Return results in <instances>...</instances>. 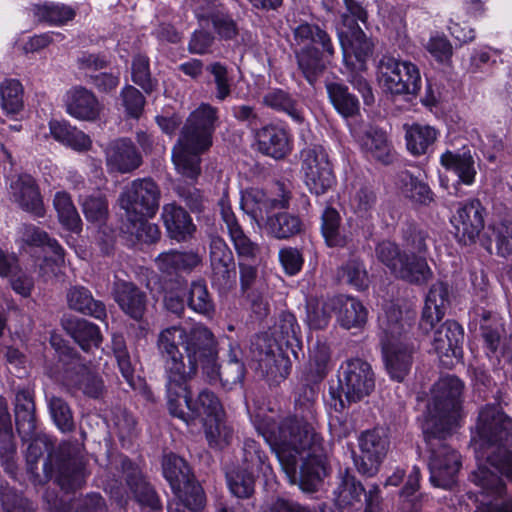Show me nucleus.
Here are the masks:
<instances>
[{
	"mask_svg": "<svg viewBox=\"0 0 512 512\" xmlns=\"http://www.w3.org/2000/svg\"><path fill=\"white\" fill-rule=\"evenodd\" d=\"M157 348L164 361L169 412L184 420H187L185 413L177 411V397L185 391L186 383L199 368L209 384L219 382L228 389L244 379L240 348L230 345L228 360L220 365L217 338L202 323L190 328L173 325L163 329L157 338Z\"/></svg>",
	"mask_w": 512,
	"mask_h": 512,
	"instance_id": "nucleus-1",
	"label": "nucleus"
},
{
	"mask_svg": "<svg viewBox=\"0 0 512 512\" xmlns=\"http://www.w3.org/2000/svg\"><path fill=\"white\" fill-rule=\"evenodd\" d=\"M315 391L303 387L295 399V414L277 424L271 417L256 415L257 432L270 445L291 484L306 493L316 492L328 474L326 450L315 432Z\"/></svg>",
	"mask_w": 512,
	"mask_h": 512,
	"instance_id": "nucleus-2",
	"label": "nucleus"
},
{
	"mask_svg": "<svg viewBox=\"0 0 512 512\" xmlns=\"http://www.w3.org/2000/svg\"><path fill=\"white\" fill-rule=\"evenodd\" d=\"M478 467L471 481L480 488L475 512H512V500H505V483L500 475L512 480V419L498 404H488L479 411L472 435Z\"/></svg>",
	"mask_w": 512,
	"mask_h": 512,
	"instance_id": "nucleus-3",
	"label": "nucleus"
},
{
	"mask_svg": "<svg viewBox=\"0 0 512 512\" xmlns=\"http://www.w3.org/2000/svg\"><path fill=\"white\" fill-rule=\"evenodd\" d=\"M218 124V109L208 103L200 104L187 117L172 149L173 164L183 177L194 180L200 175V155L212 146Z\"/></svg>",
	"mask_w": 512,
	"mask_h": 512,
	"instance_id": "nucleus-4",
	"label": "nucleus"
},
{
	"mask_svg": "<svg viewBox=\"0 0 512 512\" xmlns=\"http://www.w3.org/2000/svg\"><path fill=\"white\" fill-rule=\"evenodd\" d=\"M463 391L464 383L457 376L441 377L432 388L422 432L429 434L432 433V429L453 431L463 417Z\"/></svg>",
	"mask_w": 512,
	"mask_h": 512,
	"instance_id": "nucleus-5",
	"label": "nucleus"
},
{
	"mask_svg": "<svg viewBox=\"0 0 512 512\" xmlns=\"http://www.w3.org/2000/svg\"><path fill=\"white\" fill-rule=\"evenodd\" d=\"M401 312L392 309L379 317L380 327L384 332L382 350L386 369L392 379L402 381L412 366L413 347L406 338H402L405 331L400 320Z\"/></svg>",
	"mask_w": 512,
	"mask_h": 512,
	"instance_id": "nucleus-6",
	"label": "nucleus"
},
{
	"mask_svg": "<svg viewBox=\"0 0 512 512\" xmlns=\"http://www.w3.org/2000/svg\"><path fill=\"white\" fill-rule=\"evenodd\" d=\"M431 432H423L428 452L430 482L435 487L449 489L456 483L461 467L459 453L445 442L453 431L432 429Z\"/></svg>",
	"mask_w": 512,
	"mask_h": 512,
	"instance_id": "nucleus-7",
	"label": "nucleus"
},
{
	"mask_svg": "<svg viewBox=\"0 0 512 512\" xmlns=\"http://www.w3.org/2000/svg\"><path fill=\"white\" fill-rule=\"evenodd\" d=\"M375 255L394 276L409 283L423 284L432 278L433 273L425 256L402 252L393 242H380L375 248Z\"/></svg>",
	"mask_w": 512,
	"mask_h": 512,
	"instance_id": "nucleus-8",
	"label": "nucleus"
},
{
	"mask_svg": "<svg viewBox=\"0 0 512 512\" xmlns=\"http://www.w3.org/2000/svg\"><path fill=\"white\" fill-rule=\"evenodd\" d=\"M379 82L385 90L395 95H416L421 89L420 70L410 61L383 56L379 61Z\"/></svg>",
	"mask_w": 512,
	"mask_h": 512,
	"instance_id": "nucleus-9",
	"label": "nucleus"
},
{
	"mask_svg": "<svg viewBox=\"0 0 512 512\" xmlns=\"http://www.w3.org/2000/svg\"><path fill=\"white\" fill-rule=\"evenodd\" d=\"M160 189L151 178L135 179L123 188L119 205L128 219L152 218L160 201Z\"/></svg>",
	"mask_w": 512,
	"mask_h": 512,
	"instance_id": "nucleus-10",
	"label": "nucleus"
},
{
	"mask_svg": "<svg viewBox=\"0 0 512 512\" xmlns=\"http://www.w3.org/2000/svg\"><path fill=\"white\" fill-rule=\"evenodd\" d=\"M301 172L304 183L315 195L327 193L336 179L326 150L321 145H310L301 150Z\"/></svg>",
	"mask_w": 512,
	"mask_h": 512,
	"instance_id": "nucleus-11",
	"label": "nucleus"
},
{
	"mask_svg": "<svg viewBox=\"0 0 512 512\" xmlns=\"http://www.w3.org/2000/svg\"><path fill=\"white\" fill-rule=\"evenodd\" d=\"M336 502L342 508L359 510L364 505V512H381L383 498L377 484L367 489L355 476L346 472L341 476L340 483L334 491Z\"/></svg>",
	"mask_w": 512,
	"mask_h": 512,
	"instance_id": "nucleus-12",
	"label": "nucleus"
},
{
	"mask_svg": "<svg viewBox=\"0 0 512 512\" xmlns=\"http://www.w3.org/2000/svg\"><path fill=\"white\" fill-rule=\"evenodd\" d=\"M339 385L349 402H357L368 396L375 388V375L371 365L354 358L344 362L338 375Z\"/></svg>",
	"mask_w": 512,
	"mask_h": 512,
	"instance_id": "nucleus-13",
	"label": "nucleus"
},
{
	"mask_svg": "<svg viewBox=\"0 0 512 512\" xmlns=\"http://www.w3.org/2000/svg\"><path fill=\"white\" fill-rule=\"evenodd\" d=\"M360 455L354 458L359 473L371 477L379 469L380 463L387 454L389 441L382 428H375L361 433L358 438Z\"/></svg>",
	"mask_w": 512,
	"mask_h": 512,
	"instance_id": "nucleus-14",
	"label": "nucleus"
},
{
	"mask_svg": "<svg viewBox=\"0 0 512 512\" xmlns=\"http://www.w3.org/2000/svg\"><path fill=\"white\" fill-rule=\"evenodd\" d=\"M64 371V380L67 386H73L83 391L89 397L97 398L103 390L102 379L74 352L67 349L60 358Z\"/></svg>",
	"mask_w": 512,
	"mask_h": 512,
	"instance_id": "nucleus-15",
	"label": "nucleus"
},
{
	"mask_svg": "<svg viewBox=\"0 0 512 512\" xmlns=\"http://www.w3.org/2000/svg\"><path fill=\"white\" fill-rule=\"evenodd\" d=\"M188 382L186 383V389L177 397V411H183L187 420L179 417L185 424L189 425L190 421L195 418L200 419L202 423L210 421L212 419H218L223 415V407L219 398L208 389L200 391L195 399L189 396ZM173 416V414L170 412ZM177 417L178 416H175Z\"/></svg>",
	"mask_w": 512,
	"mask_h": 512,
	"instance_id": "nucleus-16",
	"label": "nucleus"
},
{
	"mask_svg": "<svg viewBox=\"0 0 512 512\" xmlns=\"http://www.w3.org/2000/svg\"><path fill=\"white\" fill-rule=\"evenodd\" d=\"M485 208L479 200L473 199L460 203L451 223L455 230V237L464 245L476 242L484 228Z\"/></svg>",
	"mask_w": 512,
	"mask_h": 512,
	"instance_id": "nucleus-17",
	"label": "nucleus"
},
{
	"mask_svg": "<svg viewBox=\"0 0 512 512\" xmlns=\"http://www.w3.org/2000/svg\"><path fill=\"white\" fill-rule=\"evenodd\" d=\"M431 332L432 348L445 366L453 365L454 359H461L464 332L457 322L448 320L438 326L436 324Z\"/></svg>",
	"mask_w": 512,
	"mask_h": 512,
	"instance_id": "nucleus-18",
	"label": "nucleus"
},
{
	"mask_svg": "<svg viewBox=\"0 0 512 512\" xmlns=\"http://www.w3.org/2000/svg\"><path fill=\"white\" fill-rule=\"evenodd\" d=\"M209 259L211 280L219 288H227L235 281L234 257L226 242L219 236L210 239Z\"/></svg>",
	"mask_w": 512,
	"mask_h": 512,
	"instance_id": "nucleus-19",
	"label": "nucleus"
},
{
	"mask_svg": "<svg viewBox=\"0 0 512 512\" xmlns=\"http://www.w3.org/2000/svg\"><path fill=\"white\" fill-rule=\"evenodd\" d=\"M220 214L227 229L228 235L234 245L237 255L240 258L256 259L261 254L260 246L253 242L243 231L234 212L231 209L229 200L223 196L219 203Z\"/></svg>",
	"mask_w": 512,
	"mask_h": 512,
	"instance_id": "nucleus-20",
	"label": "nucleus"
},
{
	"mask_svg": "<svg viewBox=\"0 0 512 512\" xmlns=\"http://www.w3.org/2000/svg\"><path fill=\"white\" fill-rule=\"evenodd\" d=\"M339 39L346 67L366 70V61L372 54V43L359 27H351L349 32L341 31Z\"/></svg>",
	"mask_w": 512,
	"mask_h": 512,
	"instance_id": "nucleus-21",
	"label": "nucleus"
},
{
	"mask_svg": "<svg viewBox=\"0 0 512 512\" xmlns=\"http://www.w3.org/2000/svg\"><path fill=\"white\" fill-rule=\"evenodd\" d=\"M20 234L25 243L46 246L49 249L53 255L45 258L44 263L40 266V272L46 278L56 275L59 267L64 263V252L58 242L34 225H23L20 228Z\"/></svg>",
	"mask_w": 512,
	"mask_h": 512,
	"instance_id": "nucleus-22",
	"label": "nucleus"
},
{
	"mask_svg": "<svg viewBox=\"0 0 512 512\" xmlns=\"http://www.w3.org/2000/svg\"><path fill=\"white\" fill-rule=\"evenodd\" d=\"M10 199L23 210L36 217L45 215V207L35 180L27 174L11 178L9 184Z\"/></svg>",
	"mask_w": 512,
	"mask_h": 512,
	"instance_id": "nucleus-23",
	"label": "nucleus"
},
{
	"mask_svg": "<svg viewBox=\"0 0 512 512\" xmlns=\"http://www.w3.org/2000/svg\"><path fill=\"white\" fill-rule=\"evenodd\" d=\"M106 166L111 172L130 173L142 164L141 154L128 138H118L105 148Z\"/></svg>",
	"mask_w": 512,
	"mask_h": 512,
	"instance_id": "nucleus-24",
	"label": "nucleus"
},
{
	"mask_svg": "<svg viewBox=\"0 0 512 512\" xmlns=\"http://www.w3.org/2000/svg\"><path fill=\"white\" fill-rule=\"evenodd\" d=\"M64 105L67 114L82 121H95L102 110L95 94L83 86L70 88L64 96Z\"/></svg>",
	"mask_w": 512,
	"mask_h": 512,
	"instance_id": "nucleus-25",
	"label": "nucleus"
},
{
	"mask_svg": "<svg viewBox=\"0 0 512 512\" xmlns=\"http://www.w3.org/2000/svg\"><path fill=\"white\" fill-rule=\"evenodd\" d=\"M240 290L250 301L253 311L262 316L267 313V305L263 296L267 291V283L256 266L239 263Z\"/></svg>",
	"mask_w": 512,
	"mask_h": 512,
	"instance_id": "nucleus-26",
	"label": "nucleus"
},
{
	"mask_svg": "<svg viewBox=\"0 0 512 512\" xmlns=\"http://www.w3.org/2000/svg\"><path fill=\"white\" fill-rule=\"evenodd\" d=\"M195 15L200 26L211 25L220 40L234 41L235 45L245 44V35L230 14L218 10L205 11L196 8Z\"/></svg>",
	"mask_w": 512,
	"mask_h": 512,
	"instance_id": "nucleus-27",
	"label": "nucleus"
},
{
	"mask_svg": "<svg viewBox=\"0 0 512 512\" xmlns=\"http://www.w3.org/2000/svg\"><path fill=\"white\" fill-rule=\"evenodd\" d=\"M126 482L137 502L151 512H159L161 505L153 488L145 481L141 471L126 457H120Z\"/></svg>",
	"mask_w": 512,
	"mask_h": 512,
	"instance_id": "nucleus-28",
	"label": "nucleus"
},
{
	"mask_svg": "<svg viewBox=\"0 0 512 512\" xmlns=\"http://www.w3.org/2000/svg\"><path fill=\"white\" fill-rule=\"evenodd\" d=\"M337 322L345 329L362 328L368 317L365 306L356 298L339 295L330 299Z\"/></svg>",
	"mask_w": 512,
	"mask_h": 512,
	"instance_id": "nucleus-29",
	"label": "nucleus"
},
{
	"mask_svg": "<svg viewBox=\"0 0 512 512\" xmlns=\"http://www.w3.org/2000/svg\"><path fill=\"white\" fill-rule=\"evenodd\" d=\"M289 194L283 193L280 198H270L259 189H253L242 198V208L257 223L265 220V216L274 209L286 208Z\"/></svg>",
	"mask_w": 512,
	"mask_h": 512,
	"instance_id": "nucleus-30",
	"label": "nucleus"
},
{
	"mask_svg": "<svg viewBox=\"0 0 512 512\" xmlns=\"http://www.w3.org/2000/svg\"><path fill=\"white\" fill-rule=\"evenodd\" d=\"M258 149L264 155L282 159L291 151L288 132L276 125H267L256 134Z\"/></svg>",
	"mask_w": 512,
	"mask_h": 512,
	"instance_id": "nucleus-31",
	"label": "nucleus"
},
{
	"mask_svg": "<svg viewBox=\"0 0 512 512\" xmlns=\"http://www.w3.org/2000/svg\"><path fill=\"white\" fill-rule=\"evenodd\" d=\"M113 296L121 310L133 319H140L146 307V296L135 284L123 280L114 283Z\"/></svg>",
	"mask_w": 512,
	"mask_h": 512,
	"instance_id": "nucleus-32",
	"label": "nucleus"
},
{
	"mask_svg": "<svg viewBox=\"0 0 512 512\" xmlns=\"http://www.w3.org/2000/svg\"><path fill=\"white\" fill-rule=\"evenodd\" d=\"M447 296L448 291L443 283H436L430 288L419 322V329L424 334H429L443 318Z\"/></svg>",
	"mask_w": 512,
	"mask_h": 512,
	"instance_id": "nucleus-33",
	"label": "nucleus"
},
{
	"mask_svg": "<svg viewBox=\"0 0 512 512\" xmlns=\"http://www.w3.org/2000/svg\"><path fill=\"white\" fill-rule=\"evenodd\" d=\"M358 141L362 152L367 158L383 164H389L393 161V149L383 130L376 127H369L363 135L359 137Z\"/></svg>",
	"mask_w": 512,
	"mask_h": 512,
	"instance_id": "nucleus-34",
	"label": "nucleus"
},
{
	"mask_svg": "<svg viewBox=\"0 0 512 512\" xmlns=\"http://www.w3.org/2000/svg\"><path fill=\"white\" fill-rule=\"evenodd\" d=\"M161 218L168 235L177 241L186 240L195 231V226L188 212L176 203L164 205Z\"/></svg>",
	"mask_w": 512,
	"mask_h": 512,
	"instance_id": "nucleus-35",
	"label": "nucleus"
},
{
	"mask_svg": "<svg viewBox=\"0 0 512 512\" xmlns=\"http://www.w3.org/2000/svg\"><path fill=\"white\" fill-rule=\"evenodd\" d=\"M292 47L294 50H305L316 48L320 44L327 56H333L334 48L329 35L317 25L303 22L293 28Z\"/></svg>",
	"mask_w": 512,
	"mask_h": 512,
	"instance_id": "nucleus-36",
	"label": "nucleus"
},
{
	"mask_svg": "<svg viewBox=\"0 0 512 512\" xmlns=\"http://www.w3.org/2000/svg\"><path fill=\"white\" fill-rule=\"evenodd\" d=\"M49 129L52 137L78 152L88 151L92 147L91 138L83 131L71 126L67 121L51 120Z\"/></svg>",
	"mask_w": 512,
	"mask_h": 512,
	"instance_id": "nucleus-37",
	"label": "nucleus"
},
{
	"mask_svg": "<svg viewBox=\"0 0 512 512\" xmlns=\"http://www.w3.org/2000/svg\"><path fill=\"white\" fill-rule=\"evenodd\" d=\"M262 103L273 110L287 114L298 124H302L305 120L300 103L282 89L275 88L267 91L262 98Z\"/></svg>",
	"mask_w": 512,
	"mask_h": 512,
	"instance_id": "nucleus-38",
	"label": "nucleus"
},
{
	"mask_svg": "<svg viewBox=\"0 0 512 512\" xmlns=\"http://www.w3.org/2000/svg\"><path fill=\"white\" fill-rule=\"evenodd\" d=\"M440 163L447 170L454 172L459 180L471 185L476 176L475 162L469 150L462 152L446 151L440 157Z\"/></svg>",
	"mask_w": 512,
	"mask_h": 512,
	"instance_id": "nucleus-39",
	"label": "nucleus"
},
{
	"mask_svg": "<svg viewBox=\"0 0 512 512\" xmlns=\"http://www.w3.org/2000/svg\"><path fill=\"white\" fill-rule=\"evenodd\" d=\"M201 257L195 252H179L171 250L157 256L155 263L157 268L168 275L176 274L182 270H190L198 266Z\"/></svg>",
	"mask_w": 512,
	"mask_h": 512,
	"instance_id": "nucleus-40",
	"label": "nucleus"
},
{
	"mask_svg": "<svg viewBox=\"0 0 512 512\" xmlns=\"http://www.w3.org/2000/svg\"><path fill=\"white\" fill-rule=\"evenodd\" d=\"M178 499L175 503H170L168 512H186L187 508L193 512H199L205 504V496L202 487L192 478L188 483H184L180 491L173 492Z\"/></svg>",
	"mask_w": 512,
	"mask_h": 512,
	"instance_id": "nucleus-41",
	"label": "nucleus"
},
{
	"mask_svg": "<svg viewBox=\"0 0 512 512\" xmlns=\"http://www.w3.org/2000/svg\"><path fill=\"white\" fill-rule=\"evenodd\" d=\"M67 302L71 309L103 320L106 309L102 302L95 300L90 291L84 287H72L67 293Z\"/></svg>",
	"mask_w": 512,
	"mask_h": 512,
	"instance_id": "nucleus-42",
	"label": "nucleus"
},
{
	"mask_svg": "<svg viewBox=\"0 0 512 512\" xmlns=\"http://www.w3.org/2000/svg\"><path fill=\"white\" fill-rule=\"evenodd\" d=\"M28 11L36 21L51 25H63L71 21L76 14L70 6L54 2L32 4Z\"/></svg>",
	"mask_w": 512,
	"mask_h": 512,
	"instance_id": "nucleus-43",
	"label": "nucleus"
},
{
	"mask_svg": "<svg viewBox=\"0 0 512 512\" xmlns=\"http://www.w3.org/2000/svg\"><path fill=\"white\" fill-rule=\"evenodd\" d=\"M326 90L334 108L343 117H353L359 113V100L349 92L347 86L338 82H330L326 84Z\"/></svg>",
	"mask_w": 512,
	"mask_h": 512,
	"instance_id": "nucleus-44",
	"label": "nucleus"
},
{
	"mask_svg": "<svg viewBox=\"0 0 512 512\" xmlns=\"http://www.w3.org/2000/svg\"><path fill=\"white\" fill-rule=\"evenodd\" d=\"M404 128L407 149L413 155L425 154L437 138V131L429 125L415 123Z\"/></svg>",
	"mask_w": 512,
	"mask_h": 512,
	"instance_id": "nucleus-45",
	"label": "nucleus"
},
{
	"mask_svg": "<svg viewBox=\"0 0 512 512\" xmlns=\"http://www.w3.org/2000/svg\"><path fill=\"white\" fill-rule=\"evenodd\" d=\"M85 479L86 471L81 461L68 459L58 463L56 481L66 492L81 488Z\"/></svg>",
	"mask_w": 512,
	"mask_h": 512,
	"instance_id": "nucleus-46",
	"label": "nucleus"
},
{
	"mask_svg": "<svg viewBox=\"0 0 512 512\" xmlns=\"http://www.w3.org/2000/svg\"><path fill=\"white\" fill-rule=\"evenodd\" d=\"M53 206L57 212L59 222L72 232H80L82 227L81 218L71 199L65 191H58L54 195Z\"/></svg>",
	"mask_w": 512,
	"mask_h": 512,
	"instance_id": "nucleus-47",
	"label": "nucleus"
},
{
	"mask_svg": "<svg viewBox=\"0 0 512 512\" xmlns=\"http://www.w3.org/2000/svg\"><path fill=\"white\" fill-rule=\"evenodd\" d=\"M187 305L193 312L209 319L215 314V303L204 281L191 283L187 295Z\"/></svg>",
	"mask_w": 512,
	"mask_h": 512,
	"instance_id": "nucleus-48",
	"label": "nucleus"
},
{
	"mask_svg": "<svg viewBox=\"0 0 512 512\" xmlns=\"http://www.w3.org/2000/svg\"><path fill=\"white\" fill-rule=\"evenodd\" d=\"M67 330L84 351H88L92 347H99L102 342L98 326L85 319L70 322Z\"/></svg>",
	"mask_w": 512,
	"mask_h": 512,
	"instance_id": "nucleus-49",
	"label": "nucleus"
},
{
	"mask_svg": "<svg viewBox=\"0 0 512 512\" xmlns=\"http://www.w3.org/2000/svg\"><path fill=\"white\" fill-rule=\"evenodd\" d=\"M376 202V194L368 185H355L350 193L349 207L358 218H371Z\"/></svg>",
	"mask_w": 512,
	"mask_h": 512,
	"instance_id": "nucleus-50",
	"label": "nucleus"
},
{
	"mask_svg": "<svg viewBox=\"0 0 512 512\" xmlns=\"http://www.w3.org/2000/svg\"><path fill=\"white\" fill-rule=\"evenodd\" d=\"M162 465L164 477L169 482L173 492L180 491L181 486L188 483L191 478L187 463L177 455H166Z\"/></svg>",
	"mask_w": 512,
	"mask_h": 512,
	"instance_id": "nucleus-51",
	"label": "nucleus"
},
{
	"mask_svg": "<svg viewBox=\"0 0 512 512\" xmlns=\"http://www.w3.org/2000/svg\"><path fill=\"white\" fill-rule=\"evenodd\" d=\"M322 234L330 247H345L349 238L340 231V216L334 208H326L322 214Z\"/></svg>",
	"mask_w": 512,
	"mask_h": 512,
	"instance_id": "nucleus-52",
	"label": "nucleus"
},
{
	"mask_svg": "<svg viewBox=\"0 0 512 512\" xmlns=\"http://www.w3.org/2000/svg\"><path fill=\"white\" fill-rule=\"evenodd\" d=\"M337 276L340 281L353 286L357 290L368 287L369 278L364 263L358 258H351L339 269Z\"/></svg>",
	"mask_w": 512,
	"mask_h": 512,
	"instance_id": "nucleus-53",
	"label": "nucleus"
},
{
	"mask_svg": "<svg viewBox=\"0 0 512 512\" xmlns=\"http://www.w3.org/2000/svg\"><path fill=\"white\" fill-rule=\"evenodd\" d=\"M266 225L269 233L278 239L291 237L301 230L300 219L288 213H278L267 217Z\"/></svg>",
	"mask_w": 512,
	"mask_h": 512,
	"instance_id": "nucleus-54",
	"label": "nucleus"
},
{
	"mask_svg": "<svg viewBox=\"0 0 512 512\" xmlns=\"http://www.w3.org/2000/svg\"><path fill=\"white\" fill-rule=\"evenodd\" d=\"M400 188L405 197L414 202L428 204L433 200L429 186L407 171L400 175Z\"/></svg>",
	"mask_w": 512,
	"mask_h": 512,
	"instance_id": "nucleus-55",
	"label": "nucleus"
},
{
	"mask_svg": "<svg viewBox=\"0 0 512 512\" xmlns=\"http://www.w3.org/2000/svg\"><path fill=\"white\" fill-rule=\"evenodd\" d=\"M243 460L245 463L244 468L247 470L262 473L264 476H268L272 472L271 466L267 462V455L253 439H247L244 442Z\"/></svg>",
	"mask_w": 512,
	"mask_h": 512,
	"instance_id": "nucleus-56",
	"label": "nucleus"
},
{
	"mask_svg": "<svg viewBox=\"0 0 512 512\" xmlns=\"http://www.w3.org/2000/svg\"><path fill=\"white\" fill-rule=\"evenodd\" d=\"M1 107L8 115L18 114L23 108V88L18 80L4 81L0 86Z\"/></svg>",
	"mask_w": 512,
	"mask_h": 512,
	"instance_id": "nucleus-57",
	"label": "nucleus"
},
{
	"mask_svg": "<svg viewBox=\"0 0 512 512\" xmlns=\"http://www.w3.org/2000/svg\"><path fill=\"white\" fill-rule=\"evenodd\" d=\"M203 426L210 447L222 449L231 443L233 430L222 420V417L206 421Z\"/></svg>",
	"mask_w": 512,
	"mask_h": 512,
	"instance_id": "nucleus-58",
	"label": "nucleus"
},
{
	"mask_svg": "<svg viewBox=\"0 0 512 512\" xmlns=\"http://www.w3.org/2000/svg\"><path fill=\"white\" fill-rule=\"evenodd\" d=\"M299 68L309 83H313L325 68L324 61L317 48L295 52Z\"/></svg>",
	"mask_w": 512,
	"mask_h": 512,
	"instance_id": "nucleus-59",
	"label": "nucleus"
},
{
	"mask_svg": "<svg viewBox=\"0 0 512 512\" xmlns=\"http://www.w3.org/2000/svg\"><path fill=\"white\" fill-rule=\"evenodd\" d=\"M255 472L243 468L242 471L227 473L230 491L239 498L249 497L254 490Z\"/></svg>",
	"mask_w": 512,
	"mask_h": 512,
	"instance_id": "nucleus-60",
	"label": "nucleus"
},
{
	"mask_svg": "<svg viewBox=\"0 0 512 512\" xmlns=\"http://www.w3.org/2000/svg\"><path fill=\"white\" fill-rule=\"evenodd\" d=\"M0 499L5 512H33L34 508L26 498L8 485L0 486Z\"/></svg>",
	"mask_w": 512,
	"mask_h": 512,
	"instance_id": "nucleus-61",
	"label": "nucleus"
},
{
	"mask_svg": "<svg viewBox=\"0 0 512 512\" xmlns=\"http://www.w3.org/2000/svg\"><path fill=\"white\" fill-rule=\"evenodd\" d=\"M310 367L319 378L331 368V349L326 342L317 341L310 350Z\"/></svg>",
	"mask_w": 512,
	"mask_h": 512,
	"instance_id": "nucleus-62",
	"label": "nucleus"
},
{
	"mask_svg": "<svg viewBox=\"0 0 512 512\" xmlns=\"http://www.w3.org/2000/svg\"><path fill=\"white\" fill-rule=\"evenodd\" d=\"M491 229L498 255L503 257L512 255V221L500 220L495 222Z\"/></svg>",
	"mask_w": 512,
	"mask_h": 512,
	"instance_id": "nucleus-63",
	"label": "nucleus"
},
{
	"mask_svg": "<svg viewBox=\"0 0 512 512\" xmlns=\"http://www.w3.org/2000/svg\"><path fill=\"white\" fill-rule=\"evenodd\" d=\"M49 409L56 426L63 432L71 431L74 427L72 412L68 404L59 397H51Z\"/></svg>",
	"mask_w": 512,
	"mask_h": 512,
	"instance_id": "nucleus-64",
	"label": "nucleus"
}]
</instances>
